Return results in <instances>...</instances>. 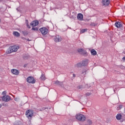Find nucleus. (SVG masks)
<instances>
[{
    "mask_svg": "<svg viewBox=\"0 0 125 125\" xmlns=\"http://www.w3.org/2000/svg\"><path fill=\"white\" fill-rule=\"evenodd\" d=\"M19 49V46L14 45L9 47L6 51V54H10L12 52H16Z\"/></svg>",
    "mask_w": 125,
    "mask_h": 125,
    "instance_id": "obj_1",
    "label": "nucleus"
},
{
    "mask_svg": "<svg viewBox=\"0 0 125 125\" xmlns=\"http://www.w3.org/2000/svg\"><path fill=\"white\" fill-rule=\"evenodd\" d=\"M76 119L80 122H84L86 120V117L82 114H77L76 116Z\"/></svg>",
    "mask_w": 125,
    "mask_h": 125,
    "instance_id": "obj_2",
    "label": "nucleus"
},
{
    "mask_svg": "<svg viewBox=\"0 0 125 125\" xmlns=\"http://www.w3.org/2000/svg\"><path fill=\"white\" fill-rule=\"evenodd\" d=\"M25 116L29 119L30 118H32L33 116H34V111L33 110H27L25 112Z\"/></svg>",
    "mask_w": 125,
    "mask_h": 125,
    "instance_id": "obj_3",
    "label": "nucleus"
},
{
    "mask_svg": "<svg viewBox=\"0 0 125 125\" xmlns=\"http://www.w3.org/2000/svg\"><path fill=\"white\" fill-rule=\"evenodd\" d=\"M26 82L28 83H35L36 80L34 79V77L29 76L26 79Z\"/></svg>",
    "mask_w": 125,
    "mask_h": 125,
    "instance_id": "obj_4",
    "label": "nucleus"
},
{
    "mask_svg": "<svg viewBox=\"0 0 125 125\" xmlns=\"http://www.w3.org/2000/svg\"><path fill=\"white\" fill-rule=\"evenodd\" d=\"M39 30L41 32V33L42 34V35H43V36L46 35V34L48 33V29H47L46 27H43L40 28Z\"/></svg>",
    "mask_w": 125,
    "mask_h": 125,
    "instance_id": "obj_5",
    "label": "nucleus"
},
{
    "mask_svg": "<svg viewBox=\"0 0 125 125\" xmlns=\"http://www.w3.org/2000/svg\"><path fill=\"white\" fill-rule=\"evenodd\" d=\"M78 52L82 54V55H83L84 56H87V52L83 48L79 49L78 50Z\"/></svg>",
    "mask_w": 125,
    "mask_h": 125,
    "instance_id": "obj_6",
    "label": "nucleus"
},
{
    "mask_svg": "<svg viewBox=\"0 0 125 125\" xmlns=\"http://www.w3.org/2000/svg\"><path fill=\"white\" fill-rule=\"evenodd\" d=\"M2 100L5 102H8L10 100V96L9 95H5L2 97Z\"/></svg>",
    "mask_w": 125,
    "mask_h": 125,
    "instance_id": "obj_7",
    "label": "nucleus"
},
{
    "mask_svg": "<svg viewBox=\"0 0 125 125\" xmlns=\"http://www.w3.org/2000/svg\"><path fill=\"white\" fill-rule=\"evenodd\" d=\"M39 23L40 22L38 21L35 20L30 23V25L32 26V27H36V26H38L39 25Z\"/></svg>",
    "mask_w": 125,
    "mask_h": 125,
    "instance_id": "obj_8",
    "label": "nucleus"
},
{
    "mask_svg": "<svg viewBox=\"0 0 125 125\" xmlns=\"http://www.w3.org/2000/svg\"><path fill=\"white\" fill-rule=\"evenodd\" d=\"M102 3L105 6H108L110 4V0H103Z\"/></svg>",
    "mask_w": 125,
    "mask_h": 125,
    "instance_id": "obj_9",
    "label": "nucleus"
},
{
    "mask_svg": "<svg viewBox=\"0 0 125 125\" xmlns=\"http://www.w3.org/2000/svg\"><path fill=\"white\" fill-rule=\"evenodd\" d=\"M61 37L59 35H56L55 38H54V41L55 42H61Z\"/></svg>",
    "mask_w": 125,
    "mask_h": 125,
    "instance_id": "obj_10",
    "label": "nucleus"
},
{
    "mask_svg": "<svg viewBox=\"0 0 125 125\" xmlns=\"http://www.w3.org/2000/svg\"><path fill=\"white\" fill-rule=\"evenodd\" d=\"M81 63L82 64L83 67H85L88 64V60L86 59H84Z\"/></svg>",
    "mask_w": 125,
    "mask_h": 125,
    "instance_id": "obj_11",
    "label": "nucleus"
},
{
    "mask_svg": "<svg viewBox=\"0 0 125 125\" xmlns=\"http://www.w3.org/2000/svg\"><path fill=\"white\" fill-rule=\"evenodd\" d=\"M77 19L78 20H79V21H83V15L81 13L78 14L77 16Z\"/></svg>",
    "mask_w": 125,
    "mask_h": 125,
    "instance_id": "obj_12",
    "label": "nucleus"
},
{
    "mask_svg": "<svg viewBox=\"0 0 125 125\" xmlns=\"http://www.w3.org/2000/svg\"><path fill=\"white\" fill-rule=\"evenodd\" d=\"M11 72L12 74H13V75H19V73H20L19 70L15 69H12Z\"/></svg>",
    "mask_w": 125,
    "mask_h": 125,
    "instance_id": "obj_13",
    "label": "nucleus"
},
{
    "mask_svg": "<svg viewBox=\"0 0 125 125\" xmlns=\"http://www.w3.org/2000/svg\"><path fill=\"white\" fill-rule=\"evenodd\" d=\"M115 26L117 28H121L123 26V24L120 21H117L115 23Z\"/></svg>",
    "mask_w": 125,
    "mask_h": 125,
    "instance_id": "obj_14",
    "label": "nucleus"
},
{
    "mask_svg": "<svg viewBox=\"0 0 125 125\" xmlns=\"http://www.w3.org/2000/svg\"><path fill=\"white\" fill-rule=\"evenodd\" d=\"M91 53L92 55H93L94 56H95V55H96L97 54V52L95 51V50L93 49L91 50Z\"/></svg>",
    "mask_w": 125,
    "mask_h": 125,
    "instance_id": "obj_15",
    "label": "nucleus"
},
{
    "mask_svg": "<svg viewBox=\"0 0 125 125\" xmlns=\"http://www.w3.org/2000/svg\"><path fill=\"white\" fill-rule=\"evenodd\" d=\"M116 119L117 120H118V121H120V120H121V119H122V114L119 113L116 115Z\"/></svg>",
    "mask_w": 125,
    "mask_h": 125,
    "instance_id": "obj_16",
    "label": "nucleus"
},
{
    "mask_svg": "<svg viewBox=\"0 0 125 125\" xmlns=\"http://www.w3.org/2000/svg\"><path fill=\"white\" fill-rule=\"evenodd\" d=\"M21 33L23 35V36H27V35H28V34H29L28 33V31H27L26 30L22 31Z\"/></svg>",
    "mask_w": 125,
    "mask_h": 125,
    "instance_id": "obj_17",
    "label": "nucleus"
},
{
    "mask_svg": "<svg viewBox=\"0 0 125 125\" xmlns=\"http://www.w3.org/2000/svg\"><path fill=\"white\" fill-rule=\"evenodd\" d=\"M14 36H15L16 37H20V33H18V32H13Z\"/></svg>",
    "mask_w": 125,
    "mask_h": 125,
    "instance_id": "obj_18",
    "label": "nucleus"
},
{
    "mask_svg": "<svg viewBox=\"0 0 125 125\" xmlns=\"http://www.w3.org/2000/svg\"><path fill=\"white\" fill-rule=\"evenodd\" d=\"M76 67H77V68H80V67H83V64H82V62H79L76 64Z\"/></svg>",
    "mask_w": 125,
    "mask_h": 125,
    "instance_id": "obj_19",
    "label": "nucleus"
},
{
    "mask_svg": "<svg viewBox=\"0 0 125 125\" xmlns=\"http://www.w3.org/2000/svg\"><path fill=\"white\" fill-rule=\"evenodd\" d=\"M55 83H56V84H59V85H62L63 84L62 82H59V81H56Z\"/></svg>",
    "mask_w": 125,
    "mask_h": 125,
    "instance_id": "obj_20",
    "label": "nucleus"
},
{
    "mask_svg": "<svg viewBox=\"0 0 125 125\" xmlns=\"http://www.w3.org/2000/svg\"><path fill=\"white\" fill-rule=\"evenodd\" d=\"M123 107H124V105L122 104L118 105V106L117 107V110H121V109H122Z\"/></svg>",
    "mask_w": 125,
    "mask_h": 125,
    "instance_id": "obj_21",
    "label": "nucleus"
},
{
    "mask_svg": "<svg viewBox=\"0 0 125 125\" xmlns=\"http://www.w3.org/2000/svg\"><path fill=\"white\" fill-rule=\"evenodd\" d=\"M31 30L32 31H39V28L38 27H32Z\"/></svg>",
    "mask_w": 125,
    "mask_h": 125,
    "instance_id": "obj_22",
    "label": "nucleus"
},
{
    "mask_svg": "<svg viewBox=\"0 0 125 125\" xmlns=\"http://www.w3.org/2000/svg\"><path fill=\"white\" fill-rule=\"evenodd\" d=\"M40 79H41V80H43V81H44V80H45V76H44V75L42 74Z\"/></svg>",
    "mask_w": 125,
    "mask_h": 125,
    "instance_id": "obj_23",
    "label": "nucleus"
},
{
    "mask_svg": "<svg viewBox=\"0 0 125 125\" xmlns=\"http://www.w3.org/2000/svg\"><path fill=\"white\" fill-rule=\"evenodd\" d=\"M86 31H87V29H82V30L81 31V34H83V33L86 32Z\"/></svg>",
    "mask_w": 125,
    "mask_h": 125,
    "instance_id": "obj_24",
    "label": "nucleus"
},
{
    "mask_svg": "<svg viewBox=\"0 0 125 125\" xmlns=\"http://www.w3.org/2000/svg\"><path fill=\"white\" fill-rule=\"evenodd\" d=\"M87 123L88 124V125H91V124H92V121H91L90 120H87Z\"/></svg>",
    "mask_w": 125,
    "mask_h": 125,
    "instance_id": "obj_25",
    "label": "nucleus"
},
{
    "mask_svg": "<svg viewBox=\"0 0 125 125\" xmlns=\"http://www.w3.org/2000/svg\"><path fill=\"white\" fill-rule=\"evenodd\" d=\"M2 94L3 95V96H5V95H6V91H4L2 92Z\"/></svg>",
    "mask_w": 125,
    "mask_h": 125,
    "instance_id": "obj_26",
    "label": "nucleus"
},
{
    "mask_svg": "<svg viewBox=\"0 0 125 125\" xmlns=\"http://www.w3.org/2000/svg\"><path fill=\"white\" fill-rule=\"evenodd\" d=\"M25 24H26V25L29 24V21H28V20H26Z\"/></svg>",
    "mask_w": 125,
    "mask_h": 125,
    "instance_id": "obj_27",
    "label": "nucleus"
},
{
    "mask_svg": "<svg viewBox=\"0 0 125 125\" xmlns=\"http://www.w3.org/2000/svg\"><path fill=\"white\" fill-rule=\"evenodd\" d=\"M91 93H86V96H89L90 95H91Z\"/></svg>",
    "mask_w": 125,
    "mask_h": 125,
    "instance_id": "obj_28",
    "label": "nucleus"
},
{
    "mask_svg": "<svg viewBox=\"0 0 125 125\" xmlns=\"http://www.w3.org/2000/svg\"><path fill=\"white\" fill-rule=\"evenodd\" d=\"M23 40H25L27 41L28 42H30V41H31V40H30V39H26V38H24L23 39Z\"/></svg>",
    "mask_w": 125,
    "mask_h": 125,
    "instance_id": "obj_29",
    "label": "nucleus"
},
{
    "mask_svg": "<svg viewBox=\"0 0 125 125\" xmlns=\"http://www.w3.org/2000/svg\"><path fill=\"white\" fill-rule=\"evenodd\" d=\"M27 27L28 28V29H31V26L29 24H26Z\"/></svg>",
    "mask_w": 125,
    "mask_h": 125,
    "instance_id": "obj_30",
    "label": "nucleus"
},
{
    "mask_svg": "<svg viewBox=\"0 0 125 125\" xmlns=\"http://www.w3.org/2000/svg\"><path fill=\"white\" fill-rule=\"evenodd\" d=\"M82 74H85V69H83L82 71Z\"/></svg>",
    "mask_w": 125,
    "mask_h": 125,
    "instance_id": "obj_31",
    "label": "nucleus"
},
{
    "mask_svg": "<svg viewBox=\"0 0 125 125\" xmlns=\"http://www.w3.org/2000/svg\"><path fill=\"white\" fill-rule=\"evenodd\" d=\"M91 26H95V24L93 22H92L91 24H90Z\"/></svg>",
    "mask_w": 125,
    "mask_h": 125,
    "instance_id": "obj_32",
    "label": "nucleus"
},
{
    "mask_svg": "<svg viewBox=\"0 0 125 125\" xmlns=\"http://www.w3.org/2000/svg\"><path fill=\"white\" fill-rule=\"evenodd\" d=\"M82 87H83V86L81 85V86H79L78 88H79V89H81V88H82Z\"/></svg>",
    "mask_w": 125,
    "mask_h": 125,
    "instance_id": "obj_33",
    "label": "nucleus"
},
{
    "mask_svg": "<svg viewBox=\"0 0 125 125\" xmlns=\"http://www.w3.org/2000/svg\"><path fill=\"white\" fill-rule=\"evenodd\" d=\"M73 78H76V74H73Z\"/></svg>",
    "mask_w": 125,
    "mask_h": 125,
    "instance_id": "obj_34",
    "label": "nucleus"
},
{
    "mask_svg": "<svg viewBox=\"0 0 125 125\" xmlns=\"http://www.w3.org/2000/svg\"><path fill=\"white\" fill-rule=\"evenodd\" d=\"M23 67H24V68H26V67H27V64H24V65H23Z\"/></svg>",
    "mask_w": 125,
    "mask_h": 125,
    "instance_id": "obj_35",
    "label": "nucleus"
},
{
    "mask_svg": "<svg viewBox=\"0 0 125 125\" xmlns=\"http://www.w3.org/2000/svg\"><path fill=\"white\" fill-rule=\"evenodd\" d=\"M24 59H28V58H26V56L23 57Z\"/></svg>",
    "mask_w": 125,
    "mask_h": 125,
    "instance_id": "obj_36",
    "label": "nucleus"
},
{
    "mask_svg": "<svg viewBox=\"0 0 125 125\" xmlns=\"http://www.w3.org/2000/svg\"><path fill=\"white\" fill-rule=\"evenodd\" d=\"M3 0H0V2H1V1H2Z\"/></svg>",
    "mask_w": 125,
    "mask_h": 125,
    "instance_id": "obj_37",
    "label": "nucleus"
},
{
    "mask_svg": "<svg viewBox=\"0 0 125 125\" xmlns=\"http://www.w3.org/2000/svg\"><path fill=\"white\" fill-rule=\"evenodd\" d=\"M0 108H1V104H0Z\"/></svg>",
    "mask_w": 125,
    "mask_h": 125,
    "instance_id": "obj_38",
    "label": "nucleus"
},
{
    "mask_svg": "<svg viewBox=\"0 0 125 125\" xmlns=\"http://www.w3.org/2000/svg\"><path fill=\"white\" fill-rule=\"evenodd\" d=\"M0 21H1V20L0 19Z\"/></svg>",
    "mask_w": 125,
    "mask_h": 125,
    "instance_id": "obj_39",
    "label": "nucleus"
}]
</instances>
